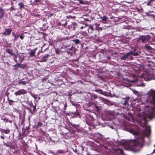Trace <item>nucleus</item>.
Instances as JSON below:
<instances>
[{"instance_id": "46", "label": "nucleus", "mask_w": 155, "mask_h": 155, "mask_svg": "<svg viewBox=\"0 0 155 155\" xmlns=\"http://www.w3.org/2000/svg\"><path fill=\"white\" fill-rule=\"evenodd\" d=\"M118 150H120V153L121 154H123L124 151L120 149H118Z\"/></svg>"}, {"instance_id": "37", "label": "nucleus", "mask_w": 155, "mask_h": 155, "mask_svg": "<svg viewBox=\"0 0 155 155\" xmlns=\"http://www.w3.org/2000/svg\"><path fill=\"white\" fill-rule=\"evenodd\" d=\"M146 62L151 63L152 62V61L148 58H147L146 60H145Z\"/></svg>"}, {"instance_id": "45", "label": "nucleus", "mask_w": 155, "mask_h": 155, "mask_svg": "<svg viewBox=\"0 0 155 155\" xmlns=\"http://www.w3.org/2000/svg\"><path fill=\"white\" fill-rule=\"evenodd\" d=\"M2 120L4 121H6V122H8V119L7 118L5 117L4 118L2 119Z\"/></svg>"}, {"instance_id": "51", "label": "nucleus", "mask_w": 155, "mask_h": 155, "mask_svg": "<svg viewBox=\"0 0 155 155\" xmlns=\"http://www.w3.org/2000/svg\"><path fill=\"white\" fill-rule=\"evenodd\" d=\"M29 105L31 107H33V106L32 103H30L29 104Z\"/></svg>"}, {"instance_id": "43", "label": "nucleus", "mask_w": 155, "mask_h": 155, "mask_svg": "<svg viewBox=\"0 0 155 155\" xmlns=\"http://www.w3.org/2000/svg\"><path fill=\"white\" fill-rule=\"evenodd\" d=\"M14 55L15 56V57H14V61L16 62H18V61L17 60V59H16V58H17V55L15 54V55Z\"/></svg>"}, {"instance_id": "55", "label": "nucleus", "mask_w": 155, "mask_h": 155, "mask_svg": "<svg viewBox=\"0 0 155 155\" xmlns=\"http://www.w3.org/2000/svg\"><path fill=\"white\" fill-rule=\"evenodd\" d=\"M40 53V52L39 51H38V53H37V56L38 57V58L39 57L38 55H39V54Z\"/></svg>"}, {"instance_id": "33", "label": "nucleus", "mask_w": 155, "mask_h": 155, "mask_svg": "<svg viewBox=\"0 0 155 155\" xmlns=\"http://www.w3.org/2000/svg\"><path fill=\"white\" fill-rule=\"evenodd\" d=\"M18 63L16 64L15 65H13V66L14 67V70H17L18 69L19 66L18 65Z\"/></svg>"}, {"instance_id": "23", "label": "nucleus", "mask_w": 155, "mask_h": 155, "mask_svg": "<svg viewBox=\"0 0 155 155\" xmlns=\"http://www.w3.org/2000/svg\"><path fill=\"white\" fill-rule=\"evenodd\" d=\"M130 99L129 97H126L125 98H124L123 99L125 100L123 104L124 105H126L128 104V102Z\"/></svg>"}, {"instance_id": "17", "label": "nucleus", "mask_w": 155, "mask_h": 155, "mask_svg": "<svg viewBox=\"0 0 155 155\" xmlns=\"http://www.w3.org/2000/svg\"><path fill=\"white\" fill-rule=\"evenodd\" d=\"M5 15V12L4 10L2 8L0 10V18L2 19L4 17Z\"/></svg>"}, {"instance_id": "28", "label": "nucleus", "mask_w": 155, "mask_h": 155, "mask_svg": "<svg viewBox=\"0 0 155 155\" xmlns=\"http://www.w3.org/2000/svg\"><path fill=\"white\" fill-rule=\"evenodd\" d=\"M67 22L66 21L65 23H62V22H61L59 23L58 25L60 26H61L62 25L63 26L65 27L67 25Z\"/></svg>"}, {"instance_id": "15", "label": "nucleus", "mask_w": 155, "mask_h": 155, "mask_svg": "<svg viewBox=\"0 0 155 155\" xmlns=\"http://www.w3.org/2000/svg\"><path fill=\"white\" fill-rule=\"evenodd\" d=\"M0 131L1 132L2 134H3L4 133H5L6 134H8L10 132V130L8 129H4L1 128H0Z\"/></svg>"}, {"instance_id": "57", "label": "nucleus", "mask_w": 155, "mask_h": 155, "mask_svg": "<svg viewBox=\"0 0 155 155\" xmlns=\"http://www.w3.org/2000/svg\"><path fill=\"white\" fill-rule=\"evenodd\" d=\"M8 122H9L10 123H12V120H8Z\"/></svg>"}, {"instance_id": "19", "label": "nucleus", "mask_w": 155, "mask_h": 155, "mask_svg": "<svg viewBox=\"0 0 155 155\" xmlns=\"http://www.w3.org/2000/svg\"><path fill=\"white\" fill-rule=\"evenodd\" d=\"M71 114H72L73 117L74 118L77 117H80V114L79 112L78 111H76L75 113H73Z\"/></svg>"}, {"instance_id": "63", "label": "nucleus", "mask_w": 155, "mask_h": 155, "mask_svg": "<svg viewBox=\"0 0 155 155\" xmlns=\"http://www.w3.org/2000/svg\"><path fill=\"white\" fill-rule=\"evenodd\" d=\"M69 52H70L71 54H72L73 53V52H71L70 51H69Z\"/></svg>"}, {"instance_id": "31", "label": "nucleus", "mask_w": 155, "mask_h": 155, "mask_svg": "<svg viewBox=\"0 0 155 155\" xmlns=\"http://www.w3.org/2000/svg\"><path fill=\"white\" fill-rule=\"evenodd\" d=\"M95 91L97 92H99L101 94H103V91L102 90L100 89H95Z\"/></svg>"}, {"instance_id": "40", "label": "nucleus", "mask_w": 155, "mask_h": 155, "mask_svg": "<svg viewBox=\"0 0 155 155\" xmlns=\"http://www.w3.org/2000/svg\"><path fill=\"white\" fill-rule=\"evenodd\" d=\"M91 97L92 99H96L97 98V96L96 94H93L91 95Z\"/></svg>"}, {"instance_id": "6", "label": "nucleus", "mask_w": 155, "mask_h": 155, "mask_svg": "<svg viewBox=\"0 0 155 155\" xmlns=\"http://www.w3.org/2000/svg\"><path fill=\"white\" fill-rule=\"evenodd\" d=\"M5 31L2 33V35L5 36H9L10 35L12 29L11 28H5Z\"/></svg>"}, {"instance_id": "14", "label": "nucleus", "mask_w": 155, "mask_h": 155, "mask_svg": "<svg viewBox=\"0 0 155 155\" xmlns=\"http://www.w3.org/2000/svg\"><path fill=\"white\" fill-rule=\"evenodd\" d=\"M137 50V49H136L134 48L132 51L129 52H131L130 55H132L135 56H139V53L138 51L136 52Z\"/></svg>"}, {"instance_id": "42", "label": "nucleus", "mask_w": 155, "mask_h": 155, "mask_svg": "<svg viewBox=\"0 0 155 155\" xmlns=\"http://www.w3.org/2000/svg\"><path fill=\"white\" fill-rule=\"evenodd\" d=\"M30 129V127H26V128L25 129V131H26L27 132H29V130Z\"/></svg>"}, {"instance_id": "21", "label": "nucleus", "mask_w": 155, "mask_h": 155, "mask_svg": "<svg viewBox=\"0 0 155 155\" xmlns=\"http://www.w3.org/2000/svg\"><path fill=\"white\" fill-rule=\"evenodd\" d=\"M92 105H93V103L92 102H90L85 104L84 105V107L85 108H88L91 107Z\"/></svg>"}, {"instance_id": "32", "label": "nucleus", "mask_w": 155, "mask_h": 155, "mask_svg": "<svg viewBox=\"0 0 155 155\" xmlns=\"http://www.w3.org/2000/svg\"><path fill=\"white\" fill-rule=\"evenodd\" d=\"M7 100L8 102V103L9 104V105H11V106L12 105V102H16V101H14L12 100L9 99L8 97V98L7 99Z\"/></svg>"}, {"instance_id": "62", "label": "nucleus", "mask_w": 155, "mask_h": 155, "mask_svg": "<svg viewBox=\"0 0 155 155\" xmlns=\"http://www.w3.org/2000/svg\"><path fill=\"white\" fill-rule=\"evenodd\" d=\"M95 29H96V30H98H98H99V29H98V28H97V27Z\"/></svg>"}, {"instance_id": "7", "label": "nucleus", "mask_w": 155, "mask_h": 155, "mask_svg": "<svg viewBox=\"0 0 155 155\" xmlns=\"http://www.w3.org/2000/svg\"><path fill=\"white\" fill-rule=\"evenodd\" d=\"M151 130L150 127H147L143 131V134L145 136H148L150 134Z\"/></svg>"}, {"instance_id": "22", "label": "nucleus", "mask_w": 155, "mask_h": 155, "mask_svg": "<svg viewBox=\"0 0 155 155\" xmlns=\"http://www.w3.org/2000/svg\"><path fill=\"white\" fill-rule=\"evenodd\" d=\"M6 52L11 55H13L15 54L13 53L12 49H6Z\"/></svg>"}, {"instance_id": "61", "label": "nucleus", "mask_w": 155, "mask_h": 155, "mask_svg": "<svg viewBox=\"0 0 155 155\" xmlns=\"http://www.w3.org/2000/svg\"><path fill=\"white\" fill-rule=\"evenodd\" d=\"M84 28V27H83V26H81L80 27V28L81 29H82L83 28Z\"/></svg>"}, {"instance_id": "29", "label": "nucleus", "mask_w": 155, "mask_h": 155, "mask_svg": "<svg viewBox=\"0 0 155 155\" xmlns=\"http://www.w3.org/2000/svg\"><path fill=\"white\" fill-rule=\"evenodd\" d=\"M72 41L76 45H78L80 43V40L78 39H73L72 40Z\"/></svg>"}, {"instance_id": "2", "label": "nucleus", "mask_w": 155, "mask_h": 155, "mask_svg": "<svg viewBox=\"0 0 155 155\" xmlns=\"http://www.w3.org/2000/svg\"><path fill=\"white\" fill-rule=\"evenodd\" d=\"M124 144L127 145L129 148L132 150H137L138 148L140 147V144L138 140H130L124 142Z\"/></svg>"}, {"instance_id": "24", "label": "nucleus", "mask_w": 155, "mask_h": 155, "mask_svg": "<svg viewBox=\"0 0 155 155\" xmlns=\"http://www.w3.org/2000/svg\"><path fill=\"white\" fill-rule=\"evenodd\" d=\"M65 151L64 150H58L55 153V154L57 155H58L59 153L64 154L65 153Z\"/></svg>"}, {"instance_id": "47", "label": "nucleus", "mask_w": 155, "mask_h": 155, "mask_svg": "<svg viewBox=\"0 0 155 155\" xmlns=\"http://www.w3.org/2000/svg\"><path fill=\"white\" fill-rule=\"evenodd\" d=\"M41 0H35L34 2V3H37L38 2H40Z\"/></svg>"}, {"instance_id": "60", "label": "nucleus", "mask_w": 155, "mask_h": 155, "mask_svg": "<svg viewBox=\"0 0 155 155\" xmlns=\"http://www.w3.org/2000/svg\"><path fill=\"white\" fill-rule=\"evenodd\" d=\"M155 0H149V1H150V2H152L154 1Z\"/></svg>"}, {"instance_id": "44", "label": "nucleus", "mask_w": 155, "mask_h": 155, "mask_svg": "<svg viewBox=\"0 0 155 155\" xmlns=\"http://www.w3.org/2000/svg\"><path fill=\"white\" fill-rule=\"evenodd\" d=\"M10 10L11 11H12L15 10V9L14 8V6H13L12 7H11L10 8Z\"/></svg>"}, {"instance_id": "58", "label": "nucleus", "mask_w": 155, "mask_h": 155, "mask_svg": "<svg viewBox=\"0 0 155 155\" xmlns=\"http://www.w3.org/2000/svg\"><path fill=\"white\" fill-rule=\"evenodd\" d=\"M107 58L108 59H110V57L109 56H107Z\"/></svg>"}, {"instance_id": "12", "label": "nucleus", "mask_w": 155, "mask_h": 155, "mask_svg": "<svg viewBox=\"0 0 155 155\" xmlns=\"http://www.w3.org/2000/svg\"><path fill=\"white\" fill-rule=\"evenodd\" d=\"M38 49V48H36L33 50H31L28 53V54L31 57H35V54L36 51Z\"/></svg>"}, {"instance_id": "35", "label": "nucleus", "mask_w": 155, "mask_h": 155, "mask_svg": "<svg viewBox=\"0 0 155 155\" xmlns=\"http://www.w3.org/2000/svg\"><path fill=\"white\" fill-rule=\"evenodd\" d=\"M18 65L19 66V67L20 68H22V69H24L25 68V66L22 64L18 63Z\"/></svg>"}, {"instance_id": "50", "label": "nucleus", "mask_w": 155, "mask_h": 155, "mask_svg": "<svg viewBox=\"0 0 155 155\" xmlns=\"http://www.w3.org/2000/svg\"><path fill=\"white\" fill-rule=\"evenodd\" d=\"M95 106L97 110H99L100 108H99V106H97V105H95Z\"/></svg>"}, {"instance_id": "53", "label": "nucleus", "mask_w": 155, "mask_h": 155, "mask_svg": "<svg viewBox=\"0 0 155 155\" xmlns=\"http://www.w3.org/2000/svg\"><path fill=\"white\" fill-rule=\"evenodd\" d=\"M72 104L74 106H77L78 105L75 104L73 103H72Z\"/></svg>"}, {"instance_id": "49", "label": "nucleus", "mask_w": 155, "mask_h": 155, "mask_svg": "<svg viewBox=\"0 0 155 155\" xmlns=\"http://www.w3.org/2000/svg\"><path fill=\"white\" fill-rule=\"evenodd\" d=\"M78 1L79 2V3L80 4H84V2H83V1H82V0H78Z\"/></svg>"}, {"instance_id": "20", "label": "nucleus", "mask_w": 155, "mask_h": 155, "mask_svg": "<svg viewBox=\"0 0 155 155\" xmlns=\"http://www.w3.org/2000/svg\"><path fill=\"white\" fill-rule=\"evenodd\" d=\"M146 15L150 16L151 18H155V15L153 14H152L151 12H146Z\"/></svg>"}, {"instance_id": "36", "label": "nucleus", "mask_w": 155, "mask_h": 155, "mask_svg": "<svg viewBox=\"0 0 155 155\" xmlns=\"http://www.w3.org/2000/svg\"><path fill=\"white\" fill-rule=\"evenodd\" d=\"M102 20L103 21H106L107 20V19L108 18L106 16H104L103 17H101Z\"/></svg>"}, {"instance_id": "64", "label": "nucleus", "mask_w": 155, "mask_h": 155, "mask_svg": "<svg viewBox=\"0 0 155 155\" xmlns=\"http://www.w3.org/2000/svg\"><path fill=\"white\" fill-rule=\"evenodd\" d=\"M11 4L12 5H13V2H12L11 3Z\"/></svg>"}, {"instance_id": "4", "label": "nucleus", "mask_w": 155, "mask_h": 155, "mask_svg": "<svg viewBox=\"0 0 155 155\" xmlns=\"http://www.w3.org/2000/svg\"><path fill=\"white\" fill-rule=\"evenodd\" d=\"M153 75L152 74H150L149 72H144L142 74L141 76L142 78H144V80L146 81H149L151 79H155L153 77Z\"/></svg>"}, {"instance_id": "13", "label": "nucleus", "mask_w": 155, "mask_h": 155, "mask_svg": "<svg viewBox=\"0 0 155 155\" xmlns=\"http://www.w3.org/2000/svg\"><path fill=\"white\" fill-rule=\"evenodd\" d=\"M147 118L145 117H143V118L140 121V123L142 124V127H145L147 123Z\"/></svg>"}, {"instance_id": "18", "label": "nucleus", "mask_w": 155, "mask_h": 155, "mask_svg": "<svg viewBox=\"0 0 155 155\" xmlns=\"http://www.w3.org/2000/svg\"><path fill=\"white\" fill-rule=\"evenodd\" d=\"M3 144L4 145L7 147H10V148H12L13 146L12 144V143L11 142H8L7 143L5 142H3Z\"/></svg>"}, {"instance_id": "16", "label": "nucleus", "mask_w": 155, "mask_h": 155, "mask_svg": "<svg viewBox=\"0 0 155 155\" xmlns=\"http://www.w3.org/2000/svg\"><path fill=\"white\" fill-rule=\"evenodd\" d=\"M131 52H128L126 53L120 59L122 60L126 59L130 55V54H131Z\"/></svg>"}, {"instance_id": "48", "label": "nucleus", "mask_w": 155, "mask_h": 155, "mask_svg": "<svg viewBox=\"0 0 155 155\" xmlns=\"http://www.w3.org/2000/svg\"><path fill=\"white\" fill-rule=\"evenodd\" d=\"M151 2H150V1H149L147 3V6H151L150 3Z\"/></svg>"}, {"instance_id": "30", "label": "nucleus", "mask_w": 155, "mask_h": 155, "mask_svg": "<svg viewBox=\"0 0 155 155\" xmlns=\"http://www.w3.org/2000/svg\"><path fill=\"white\" fill-rule=\"evenodd\" d=\"M150 45L155 46V38H153L152 41L149 42Z\"/></svg>"}, {"instance_id": "59", "label": "nucleus", "mask_w": 155, "mask_h": 155, "mask_svg": "<svg viewBox=\"0 0 155 155\" xmlns=\"http://www.w3.org/2000/svg\"><path fill=\"white\" fill-rule=\"evenodd\" d=\"M54 112H55V113H57V110H56V109H55V110H54Z\"/></svg>"}, {"instance_id": "11", "label": "nucleus", "mask_w": 155, "mask_h": 155, "mask_svg": "<svg viewBox=\"0 0 155 155\" xmlns=\"http://www.w3.org/2000/svg\"><path fill=\"white\" fill-rule=\"evenodd\" d=\"M49 56V55L48 54H45L43 55L40 57L41 61L42 62H45L46 61L47 58Z\"/></svg>"}, {"instance_id": "9", "label": "nucleus", "mask_w": 155, "mask_h": 155, "mask_svg": "<svg viewBox=\"0 0 155 155\" xmlns=\"http://www.w3.org/2000/svg\"><path fill=\"white\" fill-rule=\"evenodd\" d=\"M129 131L134 135H137L138 134L139 132L137 129L131 128L129 129Z\"/></svg>"}, {"instance_id": "52", "label": "nucleus", "mask_w": 155, "mask_h": 155, "mask_svg": "<svg viewBox=\"0 0 155 155\" xmlns=\"http://www.w3.org/2000/svg\"><path fill=\"white\" fill-rule=\"evenodd\" d=\"M53 15V13H51V14L50 15H49L48 16V17H51V16H52Z\"/></svg>"}, {"instance_id": "56", "label": "nucleus", "mask_w": 155, "mask_h": 155, "mask_svg": "<svg viewBox=\"0 0 155 155\" xmlns=\"http://www.w3.org/2000/svg\"><path fill=\"white\" fill-rule=\"evenodd\" d=\"M71 50L72 51H74V47L71 48Z\"/></svg>"}, {"instance_id": "38", "label": "nucleus", "mask_w": 155, "mask_h": 155, "mask_svg": "<svg viewBox=\"0 0 155 155\" xmlns=\"http://www.w3.org/2000/svg\"><path fill=\"white\" fill-rule=\"evenodd\" d=\"M24 34L23 33H21L19 36L20 39L21 40H23L24 39Z\"/></svg>"}, {"instance_id": "8", "label": "nucleus", "mask_w": 155, "mask_h": 155, "mask_svg": "<svg viewBox=\"0 0 155 155\" xmlns=\"http://www.w3.org/2000/svg\"><path fill=\"white\" fill-rule=\"evenodd\" d=\"M27 93L26 91L23 89H20L16 91L15 93V94L16 96L20 95L21 94H24Z\"/></svg>"}, {"instance_id": "3", "label": "nucleus", "mask_w": 155, "mask_h": 155, "mask_svg": "<svg viewBox=\"0 0 155 155\" xmlns=\"http://www.w3.org/2000/svg\"><path fill=\"white\" fill-rule=\"evenodd\" d=\"M150 38V35H141L139 36V37L137 41L138 42L145 43L148 42Z\"/></svg>"}, {"instance_id": "25", "label": "nucleus", "mask_w": 155, "mask_h": 155, "mask_svg": "<svg viewBox=\"0 0 155 155\" xmlns=\"http://www.w3.org/2000/svg\"><path fill=\"white\" fill-rule=\"evenodd\" d=\"M12 35L14 37V41H16L19 37V35L18 34L16 35V33L15 32H13L12 33Z\"/></svg>"}, {"instance_id": "10", "label": "nucleus", "mask_w": 155, "mask_h": 155, "mask_svg": "<svg viewBox=\"0 0 155 155\" xmlns=\"http://www.w3.org/2000/svg\"><path fill=\"white\" fill-rule=\"evenodd\" d=\"M155 47L154 46L152 47L148 45H145L144 46L145 49L148 51H154L155 49L154 48Z\"/></svg>"}, {"instance_id": "5", "label": "nucleus", "mask_w": 155, "mask_h": 155, "mask_svg": "<svg viewBox=\"0 0 155 155\" xmlns=\"http://www.w3.org/2000/svg\"><path fill=\"white\" fill-rule=\"evenodd\" d=\"M87 26L89 27V28L88 29V31L89 33L92 34V35H91L93 37L94 36L96 37V35L93 33V32L94 31L93 25H88Z\"/></svg>"}, {"instance_id": "34", "label": "nucleus", "mask_w": 155, "mask_h": 155, "mask_svg": "<svg viewBox=\"0 0 155 155\" xmlns=\"http://www.w3.org/2000/svg\"><path fill=\"white\" fill-rule=\"evenodd\" d=\"M27 82H26L24 81H20L18 82V83L19 84H22L23 85H25L26 84Z\"/></svg>"}, {"instance_id": "39", "label": "nucleus", "mask_w": 155, "mask_h": 155, "mask_svg": "<svg viewBox=\"0 0 155 155\" xmlns=\"http://www.w3.org/2000/svg\"><path fill=\"white\" fill-rule=\"evenodd\" d=\"M43 124L41 122H38L37 125V127H40L42 126Z\"/></svg>"}, {"instance_id": "54", "label": "nucleus", "mask_w": 155, "mask_h": 155, "mask_svg": "<svg viewBox=\"0 0 155 155\" xmlns=\"http://www.w3.org/2000/svg\"><path fill=\"white\" fill-rule=\"evenodd\" d=\"M0 137H1V138H2V139H4V137L3 136H0Z\"/></svg>"}, {"instance_id": "27", "label": "nucleus", "mask_w": 155, "mask_h": 155, "mask_svg": "<svg viewBox=\"0 0 155 155\" xmlns=\"http://www.w3.org/2000/svg\"><path fill=\"white\" fill-rule=\"evenodd\" d=\"M62 105H64V107L63 108V109L64 112H65V110L66 109V107H67V104L66 102H65L64 104H62V103H61L60 104V105L61 106H62Z\"/></svg>"}, {"instance_id": "1", "label": "nucleus", "mask_w": 155, "mask_h": 155, "mask_svg": "<svg viewBox=\"0 0 155 155\" xmlns=\"http://www.w3.org/2000/svg\"><path fill=\"white\" fill-rule=\"evenodd\" d=\"M148 95L147 98V101L149 102L150 104L153 105L151 107V110L147 115V117L150 119H151L155 116V90L151 89L147 94Z\"/></svg>"}, {"instance_id": "26", "label": "nucleus", "mask_w": 155, "mask_h": 155, "mask_svg": "<svg viewBox=\"0 0 155 155\" xmlns=\"http://www.w3.org/2000/svg\"><path fill=\"white\" fill-rule=\"evenodd\" d=\"M18 5L19 6V9H21L24 7V4L22 2H20L18 3Z\"/></svg>"}, {"instance_id": "41", "label": "nucleus", "mask_w": 155, "mask_h": 155, "mask_svg": "<svg viewBox=\"0 0 155 155\" xmlns=\"http://www.w3.org/2000/svg\"><path fill=\"white\" fill-rule=\"evenodd\" d=\"M33 111L34 113L36 112L37 111V110L36 109V104L35 105L33 106Z\"/></svg>"}]
</instances>
